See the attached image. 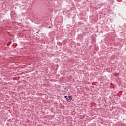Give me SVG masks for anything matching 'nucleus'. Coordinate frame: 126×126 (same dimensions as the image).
Masks as SVG:
<instances>
[{
    "label": "nucleus",
    "mask_w": 126,
    "mask_h": 126,
    "mask_svg": "<svg viewBox=\"0 0 126 126\" xmlns=\"http://www.w3.org/2000/svg\"><path fill=\"white\" fill-rule=\"evenodd\" d=\"M68 98L70 99V100H71L72 98L70 96H68Z\"/></svg>",
    "instance_id": "nucleus-1"
},
{
    "label": "nucleus",
    "mask_w": 126,
    "mask_h": 126,
    "mask_svg": "<svg viewBox=\"0 0 126 126\" xmlns=\"http://www.w3.org/2000/svg\"><path fill=\"white\" fill-rule=\"evenodd\" d=\"M64 98H67V96H65Z\"/></svg>",
    "instance_id": "nucleus-2"
},
{
    "label": "nucleus",
    "mask_w": 126,
    "mask_h": 126,
    "mask_svg": "<svg viewBox=\"0 0 126 126\" xmlns=\"http://www.w3.org/2000/svg\"><path fill=\"white\" fill-rule=\"evenodd\" d=\"M66 100H67V101L68 100V99L67 98L66 99Z\"/></svg>",
    "instance_id": "nucleus-3"
}]
</instances>
